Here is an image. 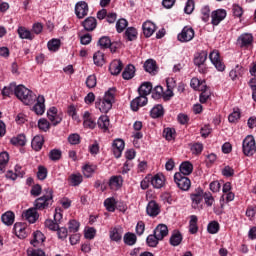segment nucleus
<instances>
[{"label":"nucleus","instance_id":"obj_1","mask_svg":"<svg viewBox=\"0 0 256 256\" xmlns=\"http://www.w3.org/2000/svg\"><path fill=\"white\" fill-rule=\"evenodd\" d=\"M115 103V89H109L103 98H97L95 102L96 109L101 113H109Z\"/></svg>","mask_w":256,"mask_h":256},{"label":"nucleus","instance_id":"obj_2","mask_svg":"<svg viewBox=\"0 0 256 256\" xmlns=\"http://www.w3.org/2000/svg\"><path fill=\"white\" fill-rule=\"evenodd\" d=\"M15 95L24 105H33L37 101V95L24 85L16 86Z\"/></svg>","mask_w":256,"mask_h":256},{"label":"nucleus","instance_id":"obj_3","mask_svg":"<svg viewBox=\"0 0 256 256\" xmlns=\"http://www.w3.org/2000/svg\"><path fill=\"white\" fill-rule=\"evenodd\" d=\"M53 204V190L51 188L46 189V195L37 198L34 201V209L43 210L47 209L49 205Z\"/></svg>","mask_w":256,"mask_h":256},{"label":"nucleus","instance_id":"obj_4","mask_svg":"<svg viewBox=\"0 0 256 256\" xmlns=\"http://www.w3.org/2000/svg\"><path fill=\"white\" fill-rule=\"evenodd\" d=\"M242 151L246 157H253L256 153L255 138L252 135H248L242 143Z\"/></svg>","mask_w":256,"mask_h":256},{"label":"nucleus","instance_id":"obj_5","mask_svg":"<svg viewBox=\"0 0 256 256\" xmlns=\"http://www.w3.org/2000/svg\"><path fill=\"white\" fill-rule=\"evenodd\" d=\"M174 181L181 191H189L191 189V180L179 172L174 174Z\"/></svg>","mask_w":256,"mask_h":256},{"label":"nucleus","instance_id":"obj_6","mask_svg":"<svg viewBox=\"0 0 256 256\" xmlns=\"http://www.w3.org/2000/svg\"><path fill=\"white\" fill-rule=\"evenodd\" d=\"M204 197L205 193L201 188L196 189L192 194H190L192 209H201V203H203Z\"/></svg>","mask_w":256,"mask_h":256},{"label":"nucleus","instance_id":"obj_7","mask_svg":"<svg viewBox=\"0 0 256 256\" xmlns=\"http://www.w3.org/2000/svg\"><path fill=\"white\" fill-rule=\"evenodd\" d=\"M194 37L195 30L189 26H185L181 33L178 34V41H180V43H189V41H193Z\"/></svg>","mask_w":256,"mask_h":256},{"label":"nucleus","instance_id":"obj_8","mask_svg":"<svg viewBox=\"0 0 256 256\" xmlns=\"http://www.w3.org/2000/svg\"><path fill=\"white\" fill-rule=\"evenodd\" d=\"M209 59L211 63L214 65V67L217 69V71H225V64L221 61L219 51L213 50L209 54Z\"/></svg>","mask_w":256,"mask_h":256},{"label":"nucleus","instance_id":"obj_9","mask_svg":"<svg viewBox=\"0 0 256 256\" xmlns=\"http://www.w3.org/2000/svg\"><path fill=\"white\" fill-rule=\"evenodd\" d=\"M89 13V5L85 1H80L76 3L75 5V14L78 17V19H83L84 17H87Z\"/></svg>","mask_w":256,"mask_h":256},{"label":"nucleus","instance_id":"obj_10","mask_svg":"<svg viewBox=\"0 0 256 256\" xmlns=\"http://www.w3.org/2000/svg\"><path fill=\"white\" fill-rule=\"evenodd\" d=\"M208 53L207 51L203 50L200 53L196 54L194 58V65L199 67L200 73H205V68L202 65H205V61H207Z\"/></svg>","mask_w":256,"mask_h":256},{"label":"nucleus","instance_id":"obj_11","mask_svg":"<svg viewBox=\"0 0 256 256\" xmlns=\"http://www.w3.org/2000/svg\"><path fill=\"white\" fill-rule=\"evenodd\" d=\"M147 103H148L147 96L139 94L138 97H136L131 101L130 107L132 111H139V107H145Z\"/></svg>","mask_w":256,"mask_h":256},{"label":"nucleus","instance_id":"obj_12","mask_svg":"<svg viewBox=\"0 0 256 256\" xmlns=\"http://www.w3.org/2000/svg\"><path fill=\"white\" fill-rule=\"evenodd\" d=\"M211 17L212 25L217 26L219 23H221V21H223V19H225V17H227V11L225 9H217L212 12Z\"/></svg>","mask_w":256,"mask_h":256},{"label":"nucleus","instance_id":"obj_13","mask_svg":"<svg viewBox=\"0 0 256 256\" xmlns=\"http://www.w3.org/2000/svg\"><path fill=\"white\" fill-rule=\"evenodd\" d=\"M29 231V228H27V224L17 222L14 225V232L15 235L19 237V239H25L27 237V233Z\"/></svg>","mask_w":256,"mask_h":256},{"label":"nucleus","instance_id":"obj_14","mask_svg":"<svg viewBox=\"0 0 256 256\" xmlns=\"http://www.w3.org/2000/svg\"><path fill=\"white\" fill-rule=\"evenodd\" d=\"M47 117L49 121L52 123V125L57 126L61 121H63V118L57 114V108L56 107H51L47 111Z\"/></svg>","mask_w":256,"mask_h":256},{"label":"nucleus","instance_id":"obj_15","mask_svg":"<svg viewBox=\"0 0 256 256\" xmlns=\"http://www.w3.org/2000/svg\"><path fill=\"white\" fill-rule=\"evenodd\" d=\"M36 101L37 102L33 106V111L36 115H43V113H45V96H36Z\"/></svg>","mask_w":256,"mask_h":256},{"label":"nucleus","instance_id":"obj_16","mask_svg":"<svg viewBox=\"0 0 256 256\" xmlns=\"http://www.w3.org/2000/svg\"><path fill=\"white\" fill-rule=\"evenodd\" d=\"M113 153L116 159H119L125 149V141L123 139H116L113 142Z\"/></svg>","mask_w":256,"mask_h":256},{"label":"nucleus","instance_id":"obj_17","mask_svg":"<svg viewBox=\"0 0 256 256\" xmlns=\"http://www.w3.org/2000/svg\"><path fill=\"white\" fill-rule=\"evenodd\" d=\"M22 217L28 221V223H35L37 219H39V213H37L36 208H30L23 212Z\"/></svg>","mask_w":256,"mask_h":256},{"label":"nucleus","instance_id":"obj_18","mask_svg":"<svg viewBox=\"0 0 256 256\" xmlns=\"http://www.w3.org/2000/svg\"><path fill=\"white\" fill-rule=\"evenodd\" d=\"M253 43V34L251 33H243L237 39V44L240 47H249Z\"/></svg>","mask_w":256,"mask_h":256},{"label":"nucleus","instance_id":"obj_19","mask_svg":"<svg viewBox=\"0 0 256 256\" xmlns=\"http://www.w3.org/2000/svg\"><path fill=\"white\" fill-rule=\"evenodd\" d=\"M150 183L154 189H161L165 185V176L161 173H158L154 176H150Z\"/></svg>","mask_w":256,"mask_h":256},{"label":"nucleus","instance_id":"obj_20","mask_svg":"<svg viewBox=\"0 0 256 256\" xmlns=\"http://www.w3.org/2000/svg\"><path fill=\"white\" fill-rule=\"evenodd\" d=\"M160 241H163L169 235V228L165 224H159L153 231Z\"/></svg>","mask_w":256,"mask_h":256},{"label":"nucleus","instance_id":"obj_21","mask_svg":"<svg viewBox=\"0 0 256 256\" xmlns=\"http://www.w3.org/2000/svg\"><path fill=\"white\" fill-rule=\"evenodd\" d=\"M82 27H84L85 31H95L97 29V19L93 16L87 17L82 22Z\"/></svg>","mask_w":256,"mask_h":256},{"label":"nucleus","instance_id":"obj_22","mask_svg":"<svg viewBox=\"0 0 256 256\" xmlns=\"http://www.w3.org/2000/svg\"><path fill=\"white\" fill-rule=\"evenodd\" d=\"M160 211L161 210L159 208V204H157V202H155L153 200L150 201L146 207V213L150 217H157V215H159Z\"/></svg>","mask_w":256,"mask_h":256},{"label":"nucleus","instance_id":"obj_23","mask_svg":"<svg viewBox=\"0 0 256 256\" xmlns=\"http://www.w3.org/2000/svg\"><path fill=\"white\" fill-rule=\"evenodd\" d=\"M142 29L145 37H151L157 31V26L151 21H146L143 23Z\"/></svg>","mask_w":256,"mask_h":256},{"label":"nucleus","instance_id":"obj_24","mask_svg":"<svg viewBox=\"0 0 256 256\" xmlns=\"http://www.w3.org/2000/svg\"><path fill=\"white\" fill-rule=\"evenodd\" d=\"M109 71L111 75H119L123 71V62L121 60H114L110 63Z\"/></svg>","mask_w":256,"mask_h":256},{"label":"nucleus","instance_id":"obj_25","mask_svg":"<svg viewBox=\"0 0 256 256\" xmlns=\"http://www.w3.org/2000/svg\"><path fill=\"white\" fill-rule=\"evenodd\" d=\"M45 143V138L42 135H36L31 142V147L34 151H41L43 149V144Z\"/></svg>","mask_w":256,"mask_h":256},{"label":"nucleus","instance_id":"obj_26","mask_svg":"<svg viewBox=\"0 0 256 256\" xmlns=\"http://www.w3.org/2000/svg\"><path fill=\"white\" fill-rule=\"evenodd\" d=\"M83 125L85 129H95L97 123L91 118V113L89 111L84 112L83 114Z\"/></svg>","mask_w":256,"mask_h":256},{"label":"nucleus","instance_id":"obj_27","mask_svg":"<svg viewBox=\"0 0 256 256\" xmlns=\"http://www.w3.org/2000/svg\"><path fill=\"white\" fill-rule=\"evenodd\" d=\"M163 115H165V110L161 104L155 105L150 111L152 119H159V117H163Z\"/></svg>","mask_w":256,"mask_h":256},{"label":"nucleus","instance_id":"obj_28","mask_svg":"<svg viewBox=\"0 0 256 256\" xmlns=\"http://www.w3.org/2000/svg\"><path fill=\"white\" fill-rule=\"evenodd\" d=\"M122 77L126 81H129L130 79L135 77V66L133 64L127 65L122 73Z\"/></svg>","mask_w":256,"mask_h":256},{"label":"nucleus","instance_id":"obj_29","mask_svg":"<svg viewBox=\"0 0 256 256\" xmlns=\"http://www.w3.org/2000/svg\"><path fill=\"white\" fill-rule=\"evenodd\" d=\"M144 69L147 73L155 75V73H157V62H155L153 59L147 60L144 63Z\"/></svg>","mask_w":256,"mask_h":256},{"label":"nucleus","instance_id":"obj_30","mask_svg":"<svg viewBox=\"0 0 256 256\" xmlns=\"http://www.w3.org/2000/svg\"><path fill=\"white\" fill-rule=\"evenodd\" d=\"M151 91H153V84L151 82H144L139 88V95H150Z\"/></svg>","mask_w":256,"mask_h":256},{"label":"nucleus","instance_id":"obj_31","mask_svg":"<svg viewBox=\"0 0 256 256\" xmlns=\"http://www.w3.org/2000/svg\"><path fill=\"white\" fill-rule=\"evenodd\" d=\"M1 219L4 225L11 226L13 223H15V214L11 211L5 212Z\"/></svg>","mask_w":256,"mask_h":256},{"label":"nucleus","instance_id":"obj_32","mask_svg":"<svg viewBox=\"0 0 256 256\" xmlns=\"http://www.w3.org/2000/svg\"><path fill=\"white\" fill-rule=\"evenodd\" d=\"M93 61L94 65H97V67H103V65H105V54L101 51H97L93 55Z\"/></svg>","mask_w":256,"mask_h":256},{"label":"nucleus","instance_id":"obj_33","mask_svg":"<svg viewBox=\"0 0 256 256\" xmlns=\"http://www.w3.org/2000/svg\"><path fill=\"white\" fill-rule=\"evenodd\" d=\"M45 241V235L42 234L41 231H36L33 233V240H31V245L33 247H37L39 243H43Z\"/></svg>","mask_w":256,"mask_h":256},{"label":"nucleus","instance_id":"obj_34","mask_svg":"<svg viewBox=\"0 0 256 256\" xmlns=\"http://www.w3.org/2000/svg\"><path fill=\"white\" fill-rule=\"evenodd\" d=\"M18 35L20 39H28L29 41H33L34 37L31 31L26 29L25 27L18 28Z\"/></svg>","mask_w":256,"mask_h":256},{"label":"nucleus","instance_id":"obj_35","mask_svg":"<svg viewBox=\"0 0 256 256\" xmlns=\"http://www.w3.org/2000/svg\"><path fill=\"white\" fill-rule=\"evenodd\" d=\"M193 173V164L191 162H183L180 165V174L182 175H191Z\"/></svg>","mask_w":256,"mask_h":256},{"label":"nucleus","instance_id":"obj_36","mask_svg":"<svg viewBox=\"0 0 256 256\" xmlns=\"http://www.w3.org/2000/svg\"><path fill=\"white\" fill-rule=\"evenodd\" d=\"M122 237H123V231L121 230V228H113L112 230H110L111 241L119 242L121 241Z\"/></svg>","mask_w":256,"mask_h":256},{"label":"nucleus","instance_id":"obj_37","mask_svg":"<svg viewBox=\"0 0 256 256\" xmlns=\"http://www.w3.org/2000/svg\"><path fill=\"white\" fill-rule=\"evenodd\" d=\"M10 142L12 145H18L19 147H23L27 143V138L24 134H20L16 137L11 138Z\"/></svg>","mask_w":256,"mask_h":256},{"label":"nucleus","instance_id":"obj_38","mask_svg":"<svg viewBox=\"0 0 256 256\" xmlns=\"http://www.w3.org/2000/svg\"><path fill=\"white\" fill-rule=\"evenodd\" d=\"M181 241H183V236L181 235V232L177 231L172 234L170 237V244L173 247H177L181 245Z\"/></svg>","mask_w":256,"mask_h":256},{"label":"nucleus","instance_id":"obj_39","mask_svg":"<svg viewBox=\"0 0 256 256\" xmlns=\"http://www.w3.org/2000/svg\"><path fill=\"white\" fill-rule=\"evenodd\" d=\"M97 123L100 129H103V131H107V129H109V124H110L109 116H106V115L100 116Z\"/></svg>","mask_w":256,"mask_h":256},{"label":"nucleus","instance_id":"obj_40","mask_svg":"<svg viewBox=\"0 0 256 256\" xmlns=\"http://www.w3.org/2000/svg\"><path fill=\"white\" fill-rule=\"evenodd\" d=\"M197 216L196 215H192L190 216V222H189V232L192 235H195V233H197V231H199V227H197Z\"/></svg>","mask_w":256,"mask_h":256},{"label":"nucleus","instance_id":"obj_41","mask_svg":"<svg viewBox=\"0 0 256 256\" xmlns=\"http://www.w3.org/2000/svg\"><path fill=\"white\" fill-rule=\"evenodd\" d=\"M7 163H9V153H7V152L0 153V171H1V173L5 172V167H7Z\"/></svg>","mask_w":256,"mask_h":256},{"label":"nucleus","instance_id":"obj_42","mask_svg":"<svg viewBox=\"0 0 256 256\" xmlns=\"http://www.w3.org/2000/svg\"><path fill=\"white\" fill-rule=\"evenodd\" d=\"M104 207H106V209L110 212L113 213L117 207V201L115 200V198H107L104 201Z\"/></svg>","mask_w":256,"mask_h":256},{"label":"nucleus","instance_id":"obj_43","mask_svg":"<svg viewBox=\"0 0 256 256\" xmlns=\"http://www.w3.org/2000/svg\"><path fill=\"white\" fill-rule=\"evenodd\" d=\"M109 185L111 189H117L123 185V178L121 176H114L110 179Z\"/></svg>","mask_w":256,"mask_h":256},{"label":"nucleus","instance_id":"obj_44","mask_svg":"<svg viewBox=\"0 0 256 256\" xmlns=\"http://www.w3.org/2000/svg\"><path fill=\"white\" fill-rule=\"evenodd\" d=\"M129 22L125 18H121L116 22V31L117 33H123L127 29Z\"/></svg>","mask_w":256,"mask_h":256},{"label":"nucleus","instance_id":"obj_45","mask_svg":"<svg viewBox=\"0 0 256 256\" xmlns=\"http://www.w3.org/2000/svg\"><path fill=\"white\" fill-rule=\"evenodd\" d=\"M125 37L128 41H135L137 39V29L129 27L125 31Z\"/></svg>","mask_w":256,"mask_h":256},{"label":"nucleus","instance_id":"obj_46","mask_svg":"<svg viewBox=\"0 0 256 256\" xmlns=\"http://www.w3.org/2000/svg\"><path fill=\"white\" fill-rule=\"evenodd\" d=\"M124 243L126 245H135V243H137V236L133 233H126L124 235Z\"/></svg>","mask_w":256,"mask_h":256},{"label":"nucleus","instance_id":"obj_47","mask_svg":"<svg viewBox=\"0 0 256 256\" xmlns=\"http://www.w3.org/2000/svg\"><path fill=\"white\" fill-rule=\"evenodd\" d=\"M70 183L73 187H77V185H81V183H83V176L81 174L70 175Z\"/></svg>","mask_w":256,"mask_h":256},{"label":"nucleus","instance_id":"obj_48","mask_svg":"<svg viewBox=\"0 0 256 256\" xmlns=\"http://www.w3.org/2000/svg\"><path fill=\"white\" fill-rule=\"evenodd\" d=\"M98 45L101 47V49H109L111 47V38L107 36H103L99 39Z\"/></svg>","mask_w":256,"mask_h":256},{"label":"nucleus","instance_id":"obj_49","mask_svg":"<svg viewBox=\"0 0 256 256\" xmlns=\"http://www.w3.org/2000/svg\"><path fill=\"white\" fill-rule=\"evenodd\" d=\"M47 47L49 51H59V47H61V40L52 39L48 42Z\"/></svg>","mask_w":256,"mask_h":256},{"label":"nucleus","instance_id":"obj_50","mask_svg":"<svg viewBox=\"0 0 256 256\" xmlns=\"http://www.w3.org/2000/svg\"><path fill=\"white\" fill-rule=\"evenodd\" d=\"M159 241L161 240L154 233L150 234L146 239L148 247H155L156 245H159Z\"/></svg>","mask_w":256,"mask_h":256},{"label":"nucleus","instance_id":"obj_51","mask_svg":"<svg viewBox=\"0 0 256 256\" xmlns=\"http://www.w3.org/2000/svg\"><path fill=\"white\" fill-rule=\"evenodd\" d=\"M96 170H97V166L91 165V164H86L83 167L84 176L85 177H91V175H93Z\"/></svg>","mask_w":256,"mask_h":256},{"label":"nucleus","instance_id":"obj_52","mask_svg":"<svg viewBox=\"0 0 256 256\" xmlns=\"http://www.w3.org/2000/svg\"><path fill=\"white\" fill-rule=\"evenodd\" d=\"M207 231L211 235H215V234L219 233V222H217V221L210 222L208 224Z\"/></svg>","mask_w":256,"mask_h":256},{"label":"nucleus","instance_id":"obj_53","mask_svg":"<svg viewBox=\"0 0 256 256\" xmlns=\"http://www.w3.org/2000/svg\"><path fill=\"white\" fill-rule=\"evenodd\" d=\"M38 127L40 131L47 132L49 131L51 124L49 123V121H47V119L41 118L38 120Z\"/></svg>","mask_w":256,"mask_h":256},{"label":"nucleus","instance_id":"obj_54","mask_svg":"<svg viewBox=\"0 0 256 256\" xmlns=\"http://www.w3.org/2000/svg\"><path fill=\"white\" fill-rule=\"evenodd\" d=\"M242 73H243V70L241 66L237 65L235 69L230 71L229 75L232 81H235L236 79H238L239 76L242 75Z\"/></svg>","mask_w":256,"mask_h":256},{"label":"nucleus","instance_id":"obj_55","mask_svg":"<svg viewBox=\"0 0 256 256\" xmlns=\"http://www.w3.org/2000/svg\"><path fill=\"white\" fill-rule=\"evenodd\" d=\"M163 136L167 141H173L175 139V129L173 128H165L163 131Z\"/></svg>","mask_w":256,"mask_h":256},{"label":"nucleus","instance_id":"obj_56","mask_svg":"<svg viewBox=\"0 0 256 256\" xmlns=\"http://www.w3.org/2000/svg\"><path fill=\"white\" fill-rule=\"evenodd\" d=\"M15 88H17V86L15 84H10L8 87H4L2 90V95L4 97H9V95H13V91L15 94Z\"/></svg>","mask_w":256,"mask_h":256},{"label":"nucleus","instance_id":"obj_57","mask_svg":"<svg viewBox=\"0 0 256 256\" xmlns=\"http://www.w3.org/2000/svg\"><path fill=\"white\" fill-rule=\"evenodd\" d=\"M194 10H195V1L194 0H187L185 8H184V12L187 15H191V13H193Z\"/></svg>","mask_w":256,"mask_h":256},{"label":"nucleus","instance_id":"obj_58","mask_svg":"<svg viewBox=\"0 0 256 256\" xmlns=\"http://www.w3.org/2000/svg\"><path fill=\"white\" fill-rule=\"evenodd\" d=\"M201 15H202V21H204V23H207V21H209L210 15H211V9L209 8V6H204L201 9Z\"/></svg>","mask_w":256,"mask_h":256},{"label":"nucleus","instance_id":"obj_59","mask_svg":"<svg viewBox=\"0 0 256 256\" xmlns=\"http://www.w3.org/2000/svg\"><path fill=\"white\" fill-rule=\"evenodd\" d=\"M49 159L51 161H59L61 159V150L53 149L49 152Z\"/></svg>","mask_w":256,"mask_h":256},{"label":"nucleus","instance_id":"obj_60","mask_svg":"<svg viewBox=\"0 0 256 256\" xmlns=\"http://www.w3.org/2000/svg\"><path fill=\"white\" fill-rule=\"evenodd\" d=\"M86 86L89 89H93V87L97 86V77L95 75H90L86 79Z\"/></svg>","mask_w":256,"mask_h":256},{"label":"nucleus","instance_id":"obj_61","mask_svg":"<svg viewBox=\"0 0 256 256\" xmlns=\"http://www.w3.org/2000/svg\"><path fill=\"white\" fill-rule=\"evenodd\" d=\"M37 177L40 181H45V179H47V168H45L44 166H39Z\"/></svg>","mask_w":256,"mask_h":256},{"label":"nucleus","instance_id":"obj_62","mask_svg":"<svg viewBox=\"0 0 256 256\" xmlns=\"http://www.w3.org/2000/svg\"><path fill=\"white\" fill-rule=\"evenodd\" d=\"M70 145H79L81 143V136L79 134H71L68 137Z\"/></svg>","mask_w":256,"mask_h":256},{"label":"nucleus","instance_id":"obj_63","mask_svg":"<svg viewBox=\"0 0 256 256\" xmlns=\"http://www.w3.org/2000/svg\"><path fill=\"white\" fill-rule=\"evenodd\" d=\"M45 227H47V229H50V231H57L59 229V223L53 220H46Z\"/></svg>","mask_w":256,"mask_h":256},{"label":"nucleus","instance_id":"obj_64","mask_svg":"<svg viewBox=\"0 0 256 256\" xmlns=\"http://www.w3.org/2000/svg\"><path fill=\"white\" fill-rule=\"evenodd\" d=\"M69 233H77L79 231V222L76 220H70L68 226Z\"/></svg>","mask_w":256,"mask_h":256}]
</instances>
